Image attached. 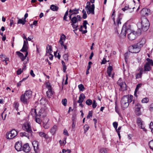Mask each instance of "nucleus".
Instances as JSON below:
<instances>
[{"instance_id": "1", "label": "nucleus", "mask_w": 153, "mask_h": 153, "mask_svg": "<svg viewBox=\"0 0 153 153\" xmlns=\"http://www.w3.org/2000/svg\"><path fill=\"white\" fill-rule=\"evenodd\" d=\"M131 29V25L126 22L123 25L120 34L119 33L117 28L116 29L115 31L116 33H117V34H119V36L120 38H124L126 37V34L130 32Z\"/></svg>"}, {"instance_id": "2", "label": "nucleus", "mask_w": 153, "mask_h": 153, "mask_svg": "<svg viewBox=\"0 0 153 153\" xmlns=\"http://www.w3.org/2000/svg\"><path fill=\"white\" fill-rule=\"evenodd\" d=\"M22 128L24 130L26 131L28 133H30V136L31 137L32 136L33 131L31 128L30 124V123H27L24 124L22 126ZM20 134L22 137L25 136L28 139L29 138L30 135L25 132H20Z\"/></svg>"}, {"instance_id": "3", "label": "nucleus", "mask_w": 153, "mask_h": 153, "mask_svg": "<svg viewBox=\"0 0 153 153\" xmlns=\"http://www.w3.org/2000/svg\"><path fill=\"white\" fill-rule=\"evenodd\" d=\"M141 25V28L144 31H146L149 28L150 24L149 22L146 18L142 17L141 18V22L137 23V25Z\"/></svg>"}, {"instance_id": "4", "label": "nucleus", "mask_w": 153, "mask_h": 153, "mask_svg": "<svg viewBox=\"0 0 153 153\" xmlns=\"http://www.w3.org/2000/svg\"><path fill=\"white\" fill-rule=\"evenodd\" d=\"M141 30L139 28L136 32L133 31L128 34V39L131 40H134L137 36L141 35Z\"/></svg>"}, {"instance_id": "5", "label": "nucleus", "mask_w": 153, "mask_h": 153, "mask_svg": "<svg viewBox=\"0 0 153 153\" xmlns=\"http://www.w3.org/2000/svg\"><path fill=\"white\" fill-rule=\"evenodd\" d=\"M128 95H124L123 96L121 100V104L123 110H124L127 108L129 105L128 100Z\"/></svg>"}, {"instance_id": "6", "label": "nucleus", "mask_w": 153, "mask_h": 153, "mask_svg": "<svg viewBox=\"0 0 153 153\" xmlns=\"http://www.w3.org/2000/svg\"><path fill=\"white\" fill-rule=\"evenodd\" d=\"M140 48L137 44L130 46L129 47V50L132 53H137L139 52L140 50Z\"/></svg>"}, {"instance_id": "7", "label": "nucleus", "mask_w": 153, "mask_h": 153, "mask_svg": "<svg viewBox=\"0 0 153 153\" xmlns=\"http://www.w3.org/2000/svg\"><path fill=\"white\" fill-rule=\"evenodd\" d=\"M17 131L15 129H13L6 134V137L7 139L10 140L15 137L17 135Z\"/></svg>"}, {"instance_id": "8", "label": "nucleus", "mask_w": 153, "mask_h": 153, "mask_svg": "<svg viewBox=\"0 0 153 153\" xmlns=\"http://www.w3.org/2000/svg\"><path fill=\"white\" fill-rule=\"evenodd\" d=\"M143 122L142 120L141 119L140 117H138L137 119V124L139 128L141 129H143L144 131H146L147 130L145 128L144 126H143Z\"/></svg>"}, {"instance_id": "9", "label": "nucleus", "mask_w": 153, "mask_h": 153, "mask_svg": "<svg viewBox=\"0 0 153 153\" xmlns=\"http://www.w3.org/2000/svg\"><path fill=\"white\" fill-rule=\"evenodd\" d=\"M150 10L146 8H143L141 10L140 14L142 17L147 16L150 13Z\"/></svg>"}, {"instance_id": "10", "label": "nucleus", "mask_w": 153, "mask_h": 153, "mask_svg": "<svg viewBox=\"0 0 153 153\" xmlns=\"http://www.w3.org/2000/svg\"><path fill=\"white\" fill-rule=\"evenodd\" d=\"M87 12L88 14L90 13L92 15L94 14L95 6L94 4H92L91 6H89L87 7Z\"/></svg>"}, {"instance_id": "11", "label": "nucleus", "mask_w": 153, "mask_h": 153, "mask_svg": "<svg viewBox=\"0 0 153 153\" xmlns=\"http://www.w3.org/2000/svg\"><path fill=\"white\" fill-rule=\"evenodd\" d=\"M28 98H27V97L23 94L21 95L20 100L25 105H28L29 103Z\"/></svg>"}, {"instance_id": "12", "label": "nucleus", "mask_w": 153, "mask_h": 153, "mask_svg": "<svg viewBox=\"0 0 153 153\" xmlns=\"http://www.w3.org/2000/svg\"><path fill=\"white\" fill-rule=\"evenodd\" d=\"M46 52L49 54L48 56L49 57H53V55L51 54L52 51V47L51 45H48L46 48Z\"/></svg>"}, {"instance_id": "13", "label": "nucleus", "mask_w": 153, "mask_h": 153, "mask_svg": "<svg viewBox=\"0 0 153 153\" xmlns=\"http://www.w3.org/2000/svg\"><path fill=\"white\" fill-rule=\"evenodd\" d=\"M22 142L18 141L15 144V149L18 151H19L22 150Z\"/></svg>"}, {"instance_id": "14", "label": "nucleus", "mask_w": 153, "mask_h": 153, "mask_svg": "<svg viewBox=\"0 0 153 153\" xmlns=\"http://www.w3.org/2000/svg\"><path fill=\"white\" fill-rule=\"evenodd\" d=\"M54 93V91H52V88L48 89V90L46 91V94L47 97L48 98H51V96Z\"/></svg>"}, {"instance_id": "15", "label": "nucleus", "mask_w": 153, "mask_h": 153, "mask_svg": "<svg viewBox=\"0 0 153 153\" xmlns=\"http://www.w3.org/2000/svg\"><path fill=\"white\" fill-rule=\"evenodd\" d=\"M22 150L25 152L27 153L30 152V147L29 144L28 143H26L23 146Z\"/></svg>"}, {"instance_id": "16", "label": "nucleus", "mask_w": 153, "mask_h": 153, "mask_svg": "<svg viewBox=\"0 0 153 153\" xmlns=\"http://www.w3.org/2000/svg\"><path fill=\"white\" fill-rule=\"evenodd\" d=\"M85 98V95L83 93L81 94L79 97V100L77 101V102L79 103H82Z\"/></svg>"}, {"instance_id": "17", "label": "nucleus", "mask_w": 153, "mask_h": 153, "mask_svg": "<svg viewBox=\"0 0 153 153\" xmlns=\"http://www.w3.org/2000/svg\"><path fill=\"white\" fill-rule=\"evenodd\" d=\"M49 119L47 118H45L43 121V126L45 129H48L49 127V126H48V123L49 121Z\"/></svg>"}, {"instance_id": "18", "label": "nucleus", "mask_w": 153, "mask_h": 153, "mask_svg": "<svg viewBox=\"0 0 153 153\" xmlns=\"http://www.w3.org/2000/svg\"><path fill=\"white\" fill-rule=\"evenodd\" d=\"M79 9H76L75 8L72 9L71 7L70 9L69 10V13H72L73 15H76L79 13Z\"/></svg>"}, {"instance_id": "19", "label": "nucleus", "mask_w": 153, "mask_h": 153, "mask_svg": "<svg viewBox=\"0 0 153 153\" xmlns=\"http://www.w3.org/2000/svg\"><path fill=\"white\" fill-rule=\"evenodd\" d=\"M32 91L30 90H26L25 91L24 94H23L25 96H26L27 98L30 99L31 97Z\"/></svg>"}, {"instance_id": "20", "label": "nucleus", "mask_w": 153, "mask_h": 153, "mask_svg": "<svg viewBox=\"0 0 153 153\" xmlns=\"http://www.w3.org/2000/svg\"><path fill=\"white\" fill-rule=\"evenodd\" d=\"M146 42V39L145 38H143L138 43H137L141 48L142 47L143 45L145 44Z\"/></svg>"}, {"instance_id": "21", "label": "nucleus", "mask_w": 153, "mask_h": 153, "mask_svg": "<svg viewBox=\"0 0 153 153\" xmlns=\"http://www.w3.org/2000/svg\"><path fill=\"white\" fill-rule=\"evenodd\" d=\"M152 67L148 64H147L146 63L144 66V71H149L151 70Z\"/></svg>"}, {"instance_id": "22", "label": "nucleus", "mask_w": 153, "mask_h": 153, "mask_svg": "<svg viewBox=\"0 0 153 153\" xmlns=\"http://www.w3.org/2000/svg\"><path fill=\"white\" fill-rule=\"evenodd\" d=\"M57 126L56 125H54L51 128L50 130L51 133L52 134V135H54L56 133L57 130Z\"/></svg>"}, {"instance_id": "23", "label": "nucleus", "mask_w": 153, "mask_h": 153, "mask_svg": "<svg viewBox=\"0 0 153 153\" xmlns=\"http://www.w3.org/2000/svg\"><path fill=\"white\" fill-rule=\"evenodd\" d=\"M122 14L121 13H120L118 15L117 18V24L118 26L119 24H121V23L120 21L122 19V17L121 16Z\"/></svg>"}, {"instance_id": "24", "label": "nucleus", "mask_w": 153, "mask_h": 153, "mask_svg": "<svg viewBox=\"0 0 153 153\" xmlns=\"http://www.w3.org/2000/svg\"><path fill=\"white\" fill-rule=\"evenodd\" d=\"M109 150L108 149L105 148H102L100 149V153H108Z\"/></svg>"}, {"instance_id": "25", "label": "nucleus", "mask_w": 153, "mask_h": 153, "mask_svg": "<svg viewBox=\"0 0 153 153\" xmlns=\"http://www.w3.org/2000/svg\"><path fill=\"white\" fill-rule=\"evenodd\" d=\"M106 53L105 54V57H114V56L112 55V53L109 52V51L108 50L106 49L105 50Z\"/></svg>"}, {"instance_id": "26", "label": "nucleus", "mask_w": 153, "mask_h": 153, "mask_svg": "<svg viewBox=\"0 0 153 153\" xmlns=\"http://www.w3.org/2000/svg\"><path fill=\"white\" fill-rule=\"evenodd\" d=\"M59 7L54 4H52L50 6V9L54 11H57L59 9Z\"/></svg>"}, {"instance_id": "27", "label": "nucleus", "mask_w": 153, "mask_h": 153, "mask_svg": "<svg viewBox=\"0 0 153 153\" xmlns=\"http://www.w3.org/2000/svg\"><path fill=\"white\" fill-rule=\"evenodd\" d=\"M146 60L147 61V62H146V64H148L150 66H153V61L152 59H151L149 58H146Z\"/></svg>"}, {"instance_id": "28", "label": "nucleus", "mask_w": 153, "mask_h": 153, "mask_svg": "<svg viewBox=\"0 0 153 153\" xmlns=\"http://www.w3.org/2000/svg\"><path fill=\"white\" fill-rule=\"evenodd\" d=\"M39 117L41 115L45 116L46 114L45 110L43 108H41L39 111Z\"/></svg>"}, {"instance_id": "29", "label": "nucleus", "mask_w": 153, "mask_h": 153, "mask_svg": "<svg viewBox=\"0 0 153 153\" xmlns=\"http://www.w3.org/2000/svg\"><path fill=\"white\" fill-rule=\"evenodd\" d=\"M70 20L71 22L70 23H69V24H70V23L71 24L76 23L78 22L76 17V16L72 17V19Z\"/></svg>"}, {"instance_id": "30", "label": "nucleus", "mask_w": 153, "mask_h": 153, "mask_svg": "<svg viewBox=\"0 0 153 153\" xmlns=\"http://www.w3.org/2000/svg\"><path fill=\"white\" fill-rule=\"evenodd\" d=\"M119 85L120 87V88H124L125 87V90H127V88H126L127 85L125 82H120V83Z\"/></svg>"}, {"instance_id": "31", "label": "nucleus", "mask_w": 153, "mask_h": 153, "mask_svg": "<svg viewBox=\"0 0 153 153\" xmlns=\"http://www.w3.org/2000/svg\"><path fill=\"white\" fill-rule=\"evenodd\" d=\"M142 107V105L139 103H135V109L140 110Z\"/></svg>"}, {"instance_id": "32", "label": "nucleus", "mask_w": 153, "mask_h": 153, "mask_svg": "<svg viewBox=\"0 0 153 153\" xmlns=\"http://www.w3.org/2000/svg\"><path fill=\"white\" fill-rule=\"evenodd\" d=\"M21 61L23 63L24 65H26V64L28 61V58H20Z\"/></svg>"}, {"instance_id": "33", "label": "nucleus", "mask_w": 153, "mask_h": 153, "mask_svg": "<svg viewBox=\"0 0 153 153\" xmlns=\"http://www.w3.org/2000/svg\"><path fill=\"white\" fill-rule=\"evenodd\" d=\"M26 20H25L24 19L23 20L22 19H19L18 21L17 24H21L22 25H24L25 24Z\"/></svg>"}, {"instance_id": "34", "label": "nucleus", "mask_w": 153, "mask_h": 153, "mask_svg": "<svg viewBox=\"0 0 153 153\" xmlns=\"http://www.w3.org/2000/svg\"><path fill=\"white\" fill-rule=\"evenodd\" d=\"M84 129V134H85L89 128V126L88 124H85L83 127Z\"/></svg>"}, {"instance_id": "35", "label": "nucleus", "mask_w": 153, "mask_h": 153, "mask_svg": "<svg viewBox=\"0 0 153 153\" xmlns=\"http://www.w3.org/2000/svg\"><path fill=\"white\" fill-rule=\"evenodd\" d=\"M134 112L135 114L137 116H140L142 114V112L140 110L135 109Z\"/></svg>"}, {"instance_id": "36", "label": "nucleus", "mask_w": 153, "mask_h": 153, "mask_svg": "<svg viewBox=\"0 0 153 153\" xmlns=\"http://www.w3.org/2000/svg\"><path fill=\"white\" fill-rule=\"evenodd\" d=\"M33 146H36V149H39V143L38 141L36 140H34L33 141L32 143Z\"/></svg>"}, {"instance_id": "37", "label": "nucleus", "mask_w": 153, "mask_h": 153, "mask_svg": "<svg viewBox=\"0 0 153 153\" xmlns=\"http://www.w3.org/2000/svg\"><path fill=\"white\" fill-rule=\"evenodd\" d=\"M34 113L35 115V117H38V116L39 117V115H38L36 111V109H32L31 111V114H33Z\"/></svg>"}, {"instance_id": "38", "label": "nucleus", "mask_w": 153, "mask_h": 153, "mask_svg": "<svg viewBox=\"0 0 153 153\" xmlns=\"http://www.w3.org/2000/svg\"><path fill=\"white\" fill-rule=\"evenodd\" d=\"M14 105L15 108L18 111L19 110V103L17 102H14Z\"/></svg>"}, {"instance_id": "39", "label": "nucleus", "mask_w": 153, "mask_h": 153, "mask_svg": "<svg viewBox=\"0 0 153 153\" xmlns=\"http://www.w3.org/2000/svg\"><path fill=\"white\" fill-rule=\"evenodd\" d=\"M69 12V11H68V9L65 12V13L63 16V20H65L66 21H68L67 19V16L68 15Z\"/></svg>"}, {"instance_id": "40", "label": "nucleus", "mask_w": 153, "mask_h": 153, "mask_svg": "<svg viewBox=\"0 0 153 153\" xmlns=\"http://www.w3.org/2000/svg\"><path fill=\"white\" fill-rule=\"evenodd\" d=\"M85 103L88 105L90 106L92 104V101L91 99H88L86 100Z\"/></svg>"}, {"instance_id": "41", "label": "nucleus", "mask_w": 153, "mask_h": 153, "mask_svg": "<svg viewBox=\"0 0 153 153\" xmlns=\"http://www.w3.org/2000/svg\"><path fill=\"white\" fill-rule=\"evenodd\" d=\"M78 87L80 91H83L85 89L84 85L82 84L79 85L78 86Z\"/></svg>"}, {"instance_id": "42", "label": "nucleus", "mask_w": 153, "mask_h": 153, "mask_svg": "<svg viewBox=\"0 0 153 153\" xmlns=\"http://www.w3.org/2000/svg\"><path fill=\"white\" fill-rule=\"evenodd\" d=\"M149 98L147 97H146L142 100L141 102L142 103H147L149 102Z\"/></svg>"}, {"instance_id": "43", "label": "nucleus", "mask_w": 153, "mask_h": 153, "mask_svg": "<svg viewBox=\"0 0 153 153\" xmlns=\"http://www.w3.org/2000/svg\"><path fill=\"white\" fill-rule=\"evenodd\" d=\"M132 53L131 52V51H129L128 52H127L126 53L124 54V57H127L130 56V55Z\"/></svg>"}, {"instance_id": "44", "label": "nucleus", "mask_w": 153, "mask_h": 153, "mask_svg": "<svg viewBox=\"0 0 153 153\" xmlns=\"http://www.w3.org/2000/svg\"><path fill=\"white\" fill-rule=\"evenodd\" d=\"M93 111H89L88 112V114L87 117V119H90L92 117L93 114Z\"/></svg>"}, {"instance_id": "45", "label": "nucleus", "mask_w": 153, "mask_h": 153, "mask_svg": "<svg viewBox=\"0 0 153 153\" xmlns=\"http://www.w3.org/2000/svg\"><path fill=\"white\" fill-rule=\"evenodd\" d=\"M16 53L18 56L19 57H24V55L23 54L21 53L20 51H16Z\"/></svg>"}, {"instance_id": "46", "label": "nucleus", "mask_w": 153, "mask_h": 153, "mask_svg": "<svg viewBox=\"0 0 153 153\" xmlns=\"http://www.w3.org/2000/svg\"><path fill=\"white\" fill-rule=\"evenodd\" d=\"M128 95V103L129 104L132 101L133 97L131 95Z\"/></svg>"}, {"instance_id": "47", "label": "nucleus", "mask_w": 153, "mask_h": 153, "mask_svg": "<svg viewBox=\"0 0 153 153\" xmlns=\"http://www.w3.org/2000/svg\"><path fill=\"white\" fill-rule=\"evenodd\" d=\"M4 59H3L2 61L4 63V64L5 65H7L8 64V62H9V58H4Z\"/></svg>"}, {"instance_id": "48", "label": "nucleus", "mask_w": 153, "mask_h": 153, "mask_svg": "<svg viewBox=\"0 0 153 153\" xmlns=\"http://www.w3.org/2000/svg\"><path fill=\"white\" fill-rule=\"evenodd\" d=\"M45 84L46 85V88H48V89L52 88L50 83L48 81L46 82Z\"/></svg>"}, {"instance_id": "49", "label": "nucleus", "mask_w": 153, "mask_h": 153, "mask_svg": "<svg viewBox=\"0 0 153 153\" xmlns=\"http://www.w3.org/2000/svg\"><path fill=\"white\" fill-rule=\"evenodd\" d=\"M62 102L63 105L65 106L67 105V100L66 98L62 100Z\"/></svg>"}, {"instance_id": "50", "label": "nucleus", "mask_w": 153, "mask_h": 153, "mask_svg": "<svg viewBox=\"0 0 153 153\" xmlns=\"http://www.w3.org/2000/svg\"><path fill=\"white\" fill-rule=\"evenodd\" d=\"M115 110L116 112L118 114H119V110L118 108V107L117 105V101H116L115 102Z\"/></svg>"}, {"instance_id": "51", "label": "nucleus", "mask_w": 153, "mask_h": 153, "mask_svg": "<svg viewBox=\"0 0 153 153\" xmlns=\"http://www.w3.org/2000/svg\"><path fill=\"white\" fill-rule=\"evenodd\" d=\"M28 45V42H27V40H24V44L23 46H24L25 47H26L28 48L27 45Z\"/></svg>"}, {"instance_id": "52", "label": "nucleus", "mask_w": 153, "mask_h": 153, "mask_svg": "<svg viewBox=\"0 0 153 153\" xmlns=\"http://www.w3.org/2000/svg\"><path fill=\"white\" fill-rule=\"evenodd\" d=\"M92 107L93 108H95L97 105V103L96 102L95 100H93V102H92Z\"/></svg>"}, {"instance_id": "53", "label": "nucleus", "mask_w": 153, "mask_h": 153, "mask_svg": "<svg viewBox=\"0 0 153 153\" xmlns=\"http://www.w3.org/2000/svg\"><path fill=\"white\" fill-rule=\"evenodd\" d=\"M83 25L82 26L83 27H84L85 29H86L87 28V27L86 26V25L88 24V23L87 22V20H84L83 21Z\"/></svg>"}, {"instance_id": "54", "label": "nucleus", "mask_w": 153, "mask_h": 153, "mask_svg": "<svg viewBox=\"0 0 153 153\" xmlns=\"http://www.w3.org/2000/svg\"><path fill=\"white\" fill-rule=\"evenodd\" d=\"M112 70V67L109 65L107 68V72H111Z\"/></svg>"}, {"instance_id": "55", "label": "nucleus", "mask_w": 153, "mask_h": 153, "mask_svg": "<svg viewBox=\"0 0 153 153\" xmlns=\"http://www.w3.org/2000/svg\"><path fill=\"white\" fill-rule=\"evenodd\" d=\"M142 85V84L141 83H139V84H138L137 85L135 89V90H136V91H138L139 88L141 87Z\"/></svg>"}, {"instance_id": "56", "label": "nucleus", "mask_w": 153, "mask_h": 153, "mask_svg": "<svg viewBox=\"0 0 153 153\" xmlns=\"http://www.w3.org/2000/svg\"><path fill=\"white\" fill-rule=\"evenodd\" d=\"M149 128L151 129V131L153 134V122H151L149 125Z\"/></svg>"}, {"instance_id": "57", "label": "nucleus", "mask_w": 153, "mask_h": 153, "mask_svg": "<svg viewBox=\"0 0 153 153\" xmlns=\"http://www.w3.org/2000/svg\"><path fill=\"white\" fill-rule=\"evenodd\" d=\"M57 51L54 52V56L55 57H60L61 56V55L59 54V52L58 53L57 56Z\"/></svg>"}, {"instance_id": "58", "label": "nucleus", "mask_w": 153, "mask_h": 153, "mask_svg": "<svg viewBox=\"0 0 153 153\" xmlns=\"http://www.w3.org/2000/svg\"><path fill=\"white\" fill-rule=\"evenodd\" d=\"M130 9L131 8H130L129 7L128 5L125 6L122 9V10H123V11H125L126 10H129V9Z\"/></svg>"}, {"instance_id": "59", "label": "nucleus", "mask_w": 153, "mask_h": 153, "mask_svg": "<svg viewBox=\"0 0 153 153\" xmlns=\"http://www.w3.org/2000/svg\"><path fill=\"white\" fill-rule=\"evenodd\" d=\"M76 23L71 24V25L72 26L73 28H76L78 27V25L76 24Z\"/></svg>"}, {"instance_id": "60", "label": "nucleus", "mask_w": 153, "mask_h": 153, "mask_svg": "<svg viewBox=\"0 0 153 153\" xmlns=\"http://www.w3.org/2000/svg\"><path fill=\"white\" fill-rule=\"evenodd\" d=\"M74 114H73L72 117V122H76V118L75 117Z\"/></svg>"}, {"instance_id": "61", "label": "nucleus", "mask_w": 153, "mask_h": 153, "mask_svg": "<svg viewBox=\"0 0 153 153\" xmlns=\"http://www.w3.org/2000/svg\"><path fill=\"white\" fill-rule=\"evenodd\" d=\"M113 125L115 129H116L117 128L118 125L117 122H114L113 123Z\"/></svg>"}, {"instance_id": "62", "label": "nucleus", "mask_w": 153, "mask_h": 153, "mask_svg": "<svg viewBox=\"0 0 153 153\" xmlns=\"http://www.w3.org/2000/svg\"><path fill=\"white\" fill-rule=\"evenodd\" d=\"M27 49L28 48L25 47L24 46H23L22 49L20 50V51L23 52H24L25 51H27Z\"/></svg>"}, {"instance_id": "63", "label": "nucleus", "mask_w": 153, "mask_h": 153, "mask_svg": "<svg viewBox=\"0 0 153 153\" xmlns=\"http://www.w3.org/2000/svg\"><path fill=\"white\" fill-rule=\"evenodd\" d=\"M65 36L63 34H62V36H61L60 39L59 40H65Z\"/></svg>"}, {"instance_id": "64", "label": "nucleus", "mask_w": 153, "mask_h": 153, "mask_svg": "<svg viewBox=\"0 0 153 153\" xmlns=\"http://www.w3.org/2000/svg\"><path fill=\"white\" fill-rule=\"evenodd\" d=\"M22 72V70H21V69H19L16 72L17 74L19 75Z\"/></svg>"}]
</instances>
